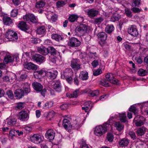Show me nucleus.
<instances>
[{"instance_id":"38","label":"nucleus","mask_w":148,"mask_h":148,"mask_svg":"<svg viewBox=\"0 0 148 148\" xmlns=\"http://www.w3.org/2000/svg\"><path fill=\"white\" fill-rule=\"evenodd\" d=\"M51 38L58 41L62 40L63 38L62 36L58 34H52L51 35Z\"/></svg>"},{"instance_id":"39","label":"nucleus","mask_w":148,"mask_h":148,"mask_svg":"<svg viewBox=\"0 0 148 148\" xmlns=\"http://www.w3.org/2000/svg\"><path fill=\"white\" fill-rule=\"evenodd\" d=\"M114 27L112 25H108L105 28V31L107 33L110 34L113 31Z\"/></svg>"},{"instance_id":"41","label":"nucleus","mask_w":148,"mask_h":148,"mask_svg":"<svg viewBox=\"0 0 148 148\" xmlns=\"http://www.w3.org/2000/svg\"><path fill=\"white\" fill-rule=\"evenodd\" d=\"M45 3L43 1H39L36 3L35 7L37 8H43L45 6Z\"/></svg>"},{"instance_id":"27","label":"nucleus","mask_w":148,"mask_h":148,"mask_svg":"<svg viewBox=\"0 0 148 148\" xmlns=\"http://www.w3.org/2000/svg\"><path fill=\"white\" fill-rule=\"evenodd\" d=\"M22 90L25 92V93L27 94L30 91V86L27 83H25L22 85Z\"/></svg>"},{"instance_id":"37","label":"nucleus","mask_w":148,"mask_h":148,"mask_svg":"<svg viewBox=\"0 0 148 148\" xmlns=\"http://www.w3.org/2000/svg\"><path fill=\"white\" fill-rule=\"evenodd\" d=\"M114 125L116 129L119 131H121L123 129L124 127L123 125L119 122H115L114 123Z\"/></svg>"},{"instance_id":"49","label":"nucleus","mask_w":148,"mask_h":148,"mask_svg":"<svg viewBox=\"0 0 148 148\" xmlns=\"http://www.w3.org/2000/svg\"><path fill=\"white\" fill-rule=\"evenodd\" d=\"M109 82L106 79L102 80L100 82V84L102 86L108 87L109 86Z\"/></svg>"},{"instance_id":"55","label":"nucleus","mask_w":148,"mask_h":148,"mask_svg":"<svg viewBox=\"0 0 148 148\" xmlns=\"http://www.w3.org/2000/svg\"><path fill=\"white\" fill-rule=\"evenodd\" d=\"M18 10L17 9H14L11 11V16L12 17H15L18 15Z\"/></svg>"},{"instance_id":"42","label":"nucleus","mask_w":148,"mask_h":148,"mask_svg":"<svg viewBox=\"0 0 148 148\" xmlns=\"http://www.w3.org/2000/svg\"><path fill=\"white\" fill-rule=\"evenodd\" d=\"M121 18V16L119 15L115 14L112 15L110 18V21L114 22L115 21H118Z\"/></svg>"},{"instance_id":"44","label":"nucleus","mask_w":148,"mask_h":148,"mask_svg":"<svg viewBox=\"0 0 148 148\" xmlns=\"http://www.w3.org/2000/svg\"><path fill=\"white\" fill-rule=\"evenodd\" d=\"M78 16L75 14H72L69 17V20L71 22H73L76 21Z\"/></svg>"},{"instance_id":"45","label":"nucleus","mask_w":148,"mask_h":148,"mask_svg":"<svg viewBox=\"0 0 148 148\" xmlns=\"http://www.w3.org/2000/svg\"><path fill=\"white\" fill-rule=\"evenodd\" d=\"M53 105V103L51 102H47L43 105L42 108L44 109H48L51 108L52 106Z\"/></svg>"},{"instance_id":"29","label":"nucleus","mask_w":148,"mask_h":148,"mask_svg":"<svg viewBox=\"0 0 148 148\" xmlns=\"http://www.w3.org/2000/svg\"><path fill=\"white\" fill-rule=\"evenodd\" d=\"M129 143V141L127 139L124 138L120 140L119 143V145L121 147L127 146Z\"/></svg>"},{"instance_id":"50","label":"nucleus","mask_w":148,"mask_h":148,"mask_svg":"<svg viewBox=\"0 0 148 148\" xmlns=\"http://www.w3.org/2000/svg\"><path fill=\"white\" fill-rule=\"evenodd\" d=\"M129 111L133 112L135 115H136L138 112V109L134 106H131L129 108Z\"/></svg>"},{"instance_id":"9","label":"nucleus","mask_w":148,"mask_h":148,"mask_svg":"<svg viewBox=\"0 0 148 148\" xmlns=\"http://www.w3.org/2000/svg\"><path fill=\"white\" fill-rule=\"evenodd\" d=\"M106 78L111 83L116 85L118 84V80L114 78L113 75L112 73H108L106 75Z\"/></svg>"},{"instance_id":"60","label":"nucleus","mask_w":148,"mask_h":148,"mask_svg":"<svg viewBox=\"0 0 148 148\" xmlns=\"http://www.w3.org/2000/svg\"><path fill=\"white\" fill-rule=\"evenodd\" d=\"M129 135L134 140L136 138V137L135 133L133 131H130L129 132Z\"/></svg>"},{"instance_id":"48","label":"nucleus","mask_w":148,"mask_h":148,"mask_svg":"<svg viewBox=\"0 0 148 148\" xmlns=\"http://www.w3.org/2000/svg\"><path fill=\"white\" fill-rule=\"evenodd\" d=\"M103 18L101 17H98L95 19L94 22L95 24L99 25L103 21Z\"/></svg>"},{"instance_id":"21","label":"nucleus","mask_w":148,"mask_h":148,"mask_svg":"<svg viewBox=\"0 0 148 148\" xmlns=\"http://www.w3.org/2000/svg\"><path fill=\"white\" fill-rule=\"evenodd\" d=\"M72 71L71 69L67 68L64 71L61 75V78L63 79L69 77L72 74Z\"/></svg>"},{"instance_id":"43","label":"nucleus","mask_w":148,"mask_h":148,"mask_svg":"<svg viewBox=\"0 0 148 148\" xmlns=\"http://www.w3.org/2000/svg\"><path fill=\"white\" fill-rule=\"evenodd\" d=\"M138 74L140 76H144L148 74V71L143 69H140L138 71Z\"/></svg>"},{"instance_id":"25","label":"nucleus","mask_w":148,"mask_h":148,"mask_svg":"<svg viewBox=\"0 0 148 148\" xmlns=\"http://www.w3.org/2000/svg\"><path fill=\"white\" fill-rule=\"evenodd\" d=\"M25 68L28 70H36L37 69V66L31 62L28 63L24 65Z\"/></svg>"},{"instance_id":"15","label":"nucleus","mask_w":148,"mask_h":148,"mask_svg":"<svg viewBox=\"0 0 148 148\" xmlns=\"http://www.w3.org/2000/svg\"><path fill=\"white\" fill-rule=\"evenodd\" d=\"M58 74L57 71H45V75L49 79H55Z\"/></svg>"},{"instance_id":"20","label":"nucleus","mask_w":148,"mask_h":148,"mask_svg":"<svg viewBox=\"0 0 148 148\" xmlns=\"http://www.w3.org/2000/svg\"><path fill=\"white\" fill-rule=\"evenodd\" d=\"M45 71L43 70L37 71L35 72L34 75L35 78H40L45 75Z\"/></svg>"},{"instance_id":"6","label":"nucleus","mask_w":148,"mask_h":148,"mask_svg":"<svg viewBox=\"0 0 148 148\" xmlns=\"http://www.w3.org/2000/svg\"><path fill=\"white\" fill-rule=\"evenodd\" d=\"M24 20L30 21L33 23H36L37 22V18L33 14H26L23 17Z\"/></svg>"},{"instance_id":"18","label":"nucleus","mask_w":148,"mask_h":148,"mask_svg":"<svg viewBox=\"0 0 148 148\" xmlns=\"http://www.w3.org/2000/svg\"><path fill=\"white\" fill-rule=\"evenodd\" d=\"M53 88L57 92H59L61 91L62 86L59 80L55 81L54 84L53 85Z\"/></svg>"},{"instance_id":"46","label":"nucleus","mask_w":148,"mask_h":148,"mask_svg":"<svg viewBox=\"0 0 148 148\" xmlns=\"http://www.w3.org/2000/svg\"><path fill=\"white\" fill-rule=\"evenodd\" d=\"M125 13L129 17H131L133 16L132 12L130 9L128 8H126L125 9Z\"/></svg>"},{"instance_id":"31","label":"nucleus","mask_w":148,"mask_h":148,"mask_svg":"<svg viewBox=\"0 0 148 148\" xmlns=\"http://www.w3.org/2000/svg\"><path fill=\"white\" fill-rule=\"evenodd\" d=\"M97 36L101 41L102 42L106 40L107 36L106 34L104 32L99 33L97 35Z\"/></svg>"},{"instance_id":"22","label":"nucleus","mask_w":148,"mask_h":148,"mask_svg":"<svg viewBox=\"0 0 148 148\" xmlns=\"http://www.w3.org/2000/svg\"><path fill=\"white\" fill-rule=\"evenodd\" d=\"M15 97L16 98L20 99L24 95L25 92L22 89H18L16 90L15 91Z\"/></svg>"},{"instance_id":"19","label":"nucleus","mask_w":148,"mask_h":148,"mask_svg":"<svg viewBox=\"0 0 148 148\" xmlns=\"http://www.w3.org/2000/svg\"><path fill=\"white\" fill-rule=\"evenodd\" d=\"M48 19H51L53 21L55 22L57 19V16L51 12H49L46 14Z\"/></svg>"},{"instance_id":"32","label":"nucleus","mask_w":148,"mask_h":148,"mask_svg":"<svg viewBox=\"0 0 148 148\" xmlns=\"http://www.w3.org/2000/svg\"><path fill=\"white\" fill-rule=\"evenodd\" d=\"M7 123L9 126H12L15 125L17 121L16 119L15 118H9L7 119Z\"/></svg>"},{"instance_id":"24","label":"nucleus","mask_w":148,"mask_h":148,"mask_svg":"<svg viewBox=\"0 0 148 148\" xmlns=\"http://www.w3.org/2000/svg\"><path fill=\"white\" fill-rule=\"evenodd\" d=\"M88 73L85 71H81L79 75L80 79L83 80H85L88 78Z\"/></svg>"},{"instance_id":"8","label":"nucleus","mask_w":148,"mask_h":148,"mask_svg":"<svg viewBox=\"0 0 148 148\" xmlns=\"http://www.w3.org/2000/svg\"><path fill=\"white\" fill-rule=\"evenodd\" d=\"M128 33L132 36L136 37L138 34V32L136 26L134 25H131L128 29Z\"/></svg>"},{"instance_id":"56","label":"nucleus","mask_w":148,"mask_h":148,"mask_svg":"<svg viewBox=\"0 0 148 148\" xmlns=\"http://www.w3.org/2000/svg\"><path fill=\"white\" fill-rule=\"evenodd\" d=\"M102 73V71L101 69H98L94 70L93 71V75L94 76H97L101 74Z\"/></svg>"},{"instance_id":"3","label":"nucleus","mask_w":148,"mask_h":148,"mask_svg":"<svg viewBox=\"0 0 148 148\" xmlns=\"http://www.w3.org/2000/svg\"><path fill=\"white\" fill-rule=\"evenodd\" d=\"M6 38L10 41H14L18 38L17 34L13 30H8L6 34Z\"/></svg>"},{"instance_id":"36","label":"nucleus","mask_w":148,"mask_h":148,"mask_svg":"<svg viewBox=\"0 0 148 148\" xmlns=\"http://www.w3.org/2000/svg\"><path fill=\"white\" fill-rule=\"evenodd\" d=\"M46 30L45 27L42 26L38 28L37 30V32L38 34L44 35L46 33Z\"/></svg>"},{"instance_id":"11","label":"nucleus","mask_w":148,"mask_h":148,"mask_svg":"<svg viewBox=\"0 0 148 148\" xmlns=\"http://www.w3.org/2000/svg\"><path fill=\"white\" fill-rule=\"evenodd\" d=\"M33 60L36 62L41 63L45 61V58L42 56L38 54H36L32 56Z\"/></svg>"},{"instance_id":"2","label":"nucleus","mask_w":148,"mask_h":148,"mask_svg":"<svg viewBox=\"0 0 148 148\" xmlns=\"http://www.w3.org/2000/svg\"><path fill=\"white\" fill-rule=\"evenodd\" d=\"M71 66L73 70L76 72L81 69L82 68L80 61L76 59H74L71 60Z\"/></svg>"},{"instance_id":"40","label":"nucleus","mask_w":148,"mask_h":148,"mask_svg":"<svg viewBox=\"0 0 148 148\" xmlns=\"http://www.w3.org/2000/svg\"><path fill=\"white\" fill-rule=\"evenodd\" d=\"M79 92V90L76 89L72 93H67L66 95L67 97L71 98H75L77 97Z\"/></svg>"},{"instance_id":"58","label":"nucleus","mask_w":148,"mask_h":148,"mask_svg":"<svg viewBox=\"0 0 148 148\" xmlns=\"http://www.w3.org/2000/svg\"><path fill=\"white\" fill-rule=\"evenodd\" d=\"M131 10L134 13H138L141 11V10L138 8L133 7L131 9Z\"/></svg>"},{"instance_id":"23","label":"nucleus","mask_w":148,"mask_h":148,"mask_svg":"<svg viewBox=\"0 0 148 148\" xmlns=\"http://www.w3.org/2000/svg\"><path fill=\"white\" fill-rule=\"evenodd\" d=\"M62 125L66 130H70L72 128V125L70 124L69 121L66 119L63 120Z\"/></svg>"},{"instance_id":"12","label":"nucleus","mask_w":148,"mask_h":148,"mask_svg":"<svg viewBox=\"0 0 148 148\" xmlns=\"http://www.w3.org/2000/svg\"><path fill=\"white\" fill-rule=\"evenodd\" d=\"M118 117L119 118L120 121L122 122L125 123L126 121V116L125 113L119 114L117 113L116 114V115L114 117L112 116L111 117L109 120L110 121L113 119L114 118H117Z\"/></svg>"},{"instance_id":"52","label":"nucleus","mask_w":148,"mask_h":148,"mask_svg":"<svg viewBox=\"0 0 148 148\" xmlns=\"http://www.w3.org/2000/svg\"><path fill=\"white\" fill-rule=\"evenodd\" d=\"M49 52L50 51L51 55L54 56L56 54V50L52 47H48Z\"/></svg>"},{"instance_id":"64","label":"nucleus","mask_w":148,"mask_h":148,"mask_svg":"<svg viewBox=\"0 0 148 148\" xmlns=\"http://www.w3.org/2000/svg\"><path fill=\"white\" fill-rule=\"evenodd\" d=\"M136 148H148V145L141 144L137 145Z\"/></svg>"},{"instance_id":"28","label":"nucleus","mask_w":148,"mask_h":148,"mask_svg":"<svg viewBox=\"0 0 148 148\" xmlns=\"http://www.w3.org/2000/svg\"><path fill=\"white\" fill-rule=\"evenodd\" d=\"M14 60V57L8 54H6L4 58V62L5 64L12 62Z\"/></svg>"},{"instance_id":"26","label":"nucleus","mask_w":148,"mask_h":148,"mask_svg":"<svg viewBox=\"0 0 148 148\" xmlns=\"http://www.w3.org/2000/svg\"><path fill=\"white\" fill-rule=\"evenodd\" d=\"M33 88L38 92H40L42 89L41 84L37 82H34L32 84Z\"/></svg>"},{"instance_id":"62","label":"nucleus","mask_w":148,"mask_h":148,"mask_svg":"<svg viewBox=\"0 0 148 148\" xmlns=\"http://www.w3.org/2000/svg\"><path fill=\"white\" fill-rule=\"evenodd\" d=\"M7 94L10 98L11 99H12L13 97L12 92L10 90H8L7 92Z\"/></svg>"},{"instance_id":"14","label":"nucleus","mask_w":148,"mask_h":148,"mask_svg":"<svg viewBox=\"0 0 148 148\" xmlns=\"http://www.w3.org/2000/svg\"><path fill=\"white\" fill-rule=\"evenodd\" d=\"M87 29V26L86 25L82 24L76 28L75 31L77 33L79 32L82 34H83L86 31Z\"/></svg>"},{"instance_id":"51","label":"nucleus","mask_w":148,"mask_h":148,"mask_svg":"<svg viewBox=\"0 0 148 148\" xmlns=\"http://www.w3.org/2000/svg\"><path fill=\"white\" fill-rule=\"evenodd\" d=\"M140 0H133L131 6L132 7L138 6L140 3Z\"/></svg>"},{"instance_id":"57","label":"nucleus","mask_w":148,"mask_h":148,"mask_svg":"<svg viewBox=\"0 0 148 148\" xmlns=\"http://www.w3.org/2000/svg\"><path fill=\"white\" fill-rule=\"evenodd\" d=\"M99 91L97 90L92 91L90 93L91 96L92 97L97 96L99 95Z\"/></svg>"},{"instance_id":"16","label":"nucleus","mask_w":148,"mask_h":148,"mask_svg":"<svg viewBox=\"0 0 148 148\" xmlns=\"http://www.w3.org/2000/svg\"><path fill=\"white\" fill-rule=\"evenodd\" d=\"M37 51L39 53L44 55H46L49 53L48 48L43 46L38 47L37 48Z\"/></svg>"},{"instance_id":"1","label":"nucleus","mask_w":148,"mask_h":148,"mask_svg":"<svg viewBox=\"0 0 148 148\" xmlns=\"http://www.w3.org/2000/svg\"><path fill=\"white\" fill-rule=\"evenodd\" d=\"M109 126L108 124L106 123L102 125H99L96 127L95 131V134L97 136H100L105 134Z\"/></svg>"},{"instance_id":"10","label":"nucleus","mask_w":148,"mask_h":148,"mask_svg":"<svg viewBox=\"0 0 148 148\" xmlns=\"http://www.w3.org/2000/svg\"><path fill=\"white\" fill-rule=\"evenodd\" d=\"M32 142L36 144H38L42 140L41 136L39 134H34L30 137Z\"/></svg>"},{"instance_id":"13","label":"nucleus","mask_w":148,"mask_h":148,"mask_svg":"<svg viewBox=\"0 0 148 148\" xmlns=\"http://www.w3.org/2000/svg\"><path fill=\"white\" fill-rule=\"evenodd\" d=\"M45 137L49 140H53L55 136V132L54 130L52 129L48 130L45 134Z\"/></svg>"},{"instance_id":"33","label":"nucleus","mask_w":148,"mask_h":148,"mask_svg":"<svg viewBox=\"0 0 148 148\" xmlns=\"http://www.w3.org/2000/svg\"><path fill=\"white\" fill-rule=\"evenodd\" d=\"M146 129L143 127L139 128L137 130L136 134L138 136H142L146 132Z\"/></svg>"},{"instance_id":"54","label":"nucleus","mask_w":148,"mask_h":148,"mask_svg":"<svg viewBox=\"0 0 148 148\" xmlns=\"http://www.w3.org/2000/svg\"><path fill=\"white\" fill-rule=\"evenodd\" d=\"M108 140L110 142L113 141L114 138L113 135L111 133H108L107 136Z\"/></svg>"},{"instance_id":"5","label":"nucleus","mask_w":148,"mask_h":148,"mask_svg":"<svg viewBox=\"0 0 148 148\" xmlns=\"http://www.w3.org/2000/svg\"><path fill=\"white\" fill-rule=\"evenodd\" d=\"M29 118V115L27 111L22 110L20 112L18 116V119L21 121H27Z\"/></svg>"},{"instance_id":"59","label":"nucleus","mask_w":148,"mask_h":148,"mask_svg":"<svg viewBox=\"0 0 148 148\" xmlns=\"http://www.w3.org/2000/svg\"><path fill=\"white\" fill-rule=\"evenodd\" d=\"M65 4L64 2L63 1H58L56 3V6L58 8L63 6Z\"/></svg>"},{"instance_id":"63","label":"nucleus","mask_w":148,"mask_h":148,"mask_svg":"<svg viewBox=\"0 0 148 148\" xmlns=\"http://www.w3.org/2000/svg\"><path fill=\"white\" fill-rule=\"evenodd\" d=\"M16 134V131L13 129L11 130L9 132L10 136L12 137L14 136Z\"/></svg>"},{"instance_id":"7","label":"nucleus","mask_w":148,"mask_h":148,"mask_svg":"<svg viewBox=\"0 0 148 148\" xmlns=\"http://www.w3.org/2000/svg\"><path fill=\"white\" fill-rule=\"evenodd\" d=\"M80 41L75 37L71 38L68 42V45L72 47L79 46L80 45Z\"/></svg>"},{"instance_id":"53","label":"nucleus","mask_w":148,"mask_h":148,"mask_svg":"<svg viewBox=\"0 0 148 148\" xmlns=\"http://www.w3.org/2000/svg\"><path fill=\"white\" fill-rule=\"evenodd\" d=\"M47 117L49 118V120H51V118L54 116L55 112L54 111L52 110L49 112L47 113Z\"/></svg>"},{"instance_id":"35","label":"nucleus","mask_w":148,"mask_h":148,"mask_svg":"<svg viewBox=\"0 0 148 148\" xmlns=\"http://www.w3.org/2000/svg\"><path fill=\"white\" fill-rule=\"evenodd\" d=\"M98 13V11L93 9H91L89 10L88 12V16L90 17H95Z\"/></svg>"},{"instance_id":"4","label":"nucleus","mask_w":148,"mask_h":148,"mask_svg":"<svg viewBox=\"0 0 148 148\" xmlns=\"http://www.w3.org/2000/svg\"><path fill=\"white\" fill-rule=\"evenodd\" d=\"M145 121V119L143 116L138 115L135 117L134 122L137 126L139 127L143 125Z\"/></svg>"},{"instance_id":"47","label":"nucleus","mask_w":148,"mask_h":148,"mask_svg":"<svg viewBox=\"0 0 148 148\" xmlns=\"http://www.w3.org/2000/svg\"><path fill=\"white\" fill-rule=\"evenodd\" d=\"M25 102H19L17 103L15 107L16 110L22 109L24 108L25 105Z\"/></svg>"},{"instance_id":"34","label":"nucleus","mask_w":148,"mask_h":148,"mask_svg":"<svg viewBox=\"0 0 148 148\" xmlns=\"http://www.w3.org/2000/svg\"><path fill=\"white\" fill-rule=\"evenodd\" d=\"M3 22L5 25H8L11 24L12 23V20L9 17L7 16H3Z\"/></svg>"},{"instance_id":"30","label":"nucleus","mask_w":148,"mask_h":148,"mask_svg":"<svg viewBox=\"0 0 148 148\" xmlns=\"http://www.w3.org/2000/svg\"><path fill=\"white\" fill-rule=\"evenodd\" d=\"M93 57L94 59H95L92 63V65L93 68H95L99 65V62L97 60L98 57L96 53L93 54Z\"/></svg>"},{"instance_id":"17","label":"nucleus","mask_w":148,"mask_h":148,"mask_svg":"<svg viewBox=\"0 0 148 148\" xmlns=\"http://www.w3.org/2000/svg\"><path fill=\"white\" fill-rule=\"evenodd\" d=\"M18 27L21 30L26 32L29 29V27L27 25L25 22H21L18 25Z\"/></svg>"},{"instance_id":"61","label":"nucleus","mask_w":148,"mask_h":148,"mask_svg":"<svg viewBox=\"0 0 148 148\" xmlns=\"http://www.w3.org/2000/svg\"><path fill=\"white\" fill-rule=\"evenodd\" d=\"M72 127H73L74 129H77L79 128V124L76 121H75L72 125Z\"/></svg>"}]
</instances>
